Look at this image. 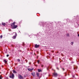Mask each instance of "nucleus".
Segmentation results:
<instances>
[{
	"label": "nucleus",
	"instance_id": "obj_26",
	"mask_svg": "<svg viewBox=\"0 0 79 79\" xmlns=\"http://www.w3.org/2000/svg\"><path fill=\"white\" fill-rule=\"evenodd\" d=\"M1 24H0V25H1Z\"/></svg>",
	"mask_w": 79,
	"mask_h": 79
},
{
	"label": "nucleus",
	"instance_id": "obj_25",
	"mask_svg": "<svg viewBox=\"0 0 79 79\" xmlns=\"http://www.w3.org/2000/svg\"><path fill=\"white\" fill-rule=\"evenodd\" d=\"M78 36L79 37V34L78 35Z\"/></svg>",
	"mask_w": 79,
	"mask_h": 79
},
{
	"label": "nucleus",
	"instance_id": "obj_15",
	"mask_svg": "<svg viewBox=\"0 0 79 79\" xmlns=\"http://www.w3.org/2000/svg\"><path fill=\"white\" fill-rule=\"evenodd\" d=\"M4 63H7V61H6V60H4Z\"/></svg>",
	"mask_w": 79,
	"mask_h": 79
},
{
	"label": "nucleus",
	"instance_id": "obj_24",
	"mask_svg": "<svg viewBox=\"0 0 79 79\" xmlns=\"http://www.w3.org/2000/svg\"><path fill=\"white\" fill-rule=\"evenodd\" d=\"M62 69H63V71H64V69L62 68Z\"/></svg>",
	"mask_w": 79,
	"mask_h": 79
},
{
	"label": "nucleus",
	"instance_id": "obj_8",
	"mask_svg": "<svg viewBox=\"0 0 79 79\" xmlns=\"http://www.w3.org/2000/svg\"><path fill=\"white\" fill-rule=\"evenodd\" d=\"M39 47V45H37V44L35 45V48H38Z\"/></svg>",
	"mask_w": 79,
	"mask_h": 79
},
{
	"label": "nucleus",
	"instance_id": "obj_23",
	"mask_svg": "<svg viewBox=\"0 0 79 79\" xmlns=\"http://www.w3.org/2000/svg\"><path fill=\"white\" fill-rule=\"evenodd\" d=\"M56 69H57L58 70H59V68H58V67H57Z\"/></svg>",
	"mask_w": 79,
	"mask_h": 79
},
{
	"label": "nucleus",
	"instance_id": "obj_9",
	"mask_svg": "<svg viewBox=\"0 0 79 79\" xmlns=\"http://www.w3.org/2000/svg\"><path fill=\"white\" fill-rule=\"evenodd\" d=\"M42 71L41 69H38V72H39V73L40 72H42Z\"/></svg>",
	"mask_w": 79,
	"mask_h": 79
},
{
	"label": "nucleus",
	"instance_id": "obj_13",
	"mask_svg": "<svg viewBox=\"0 0 79 79\" xmlns=\"http://www.w3.org/2000/svg\"><path fill=\"white\" fill-rule=\"evenodd\" d=\"M13 73H15V74L16 73V71H15V70H13Z\"/></svg>",
	"mask_w": 79,
	"mask_h": 79
},
{
	"label": "nucleus",
	"instance_id": "obj_18",
	"mask_svg": "<svg viewBox=\"0 0 79 79\" xmlns=\"http://www.w3.org/2000/svg\"><path fill=\"white\" fill-rule=\"evenodd\" d=\"M17 61H18V62H19V61H20V60L19 59H18Z\"/></svg>",
	"mask_w": 79,
	"mask_h": 79
},
{
	"label": "nucleus",
	"instance_id": "obj_5",
	"mask_svg": "<svg viewBox=\"0 0 79 79\" xmlns=\"http://www.w3.org/2000/svg\"><path fill=\"white\" fill-rule=\"evenodd\" d=\"M16 36H17V34H16V33H15V35L13 37V39H15L16 37Z\"/></svg>",
	"mask_w": 79,
	"mask_h": 79
},
{
	"label": "nucleus",
	"instance_id": "obj_10",
	"mask_svg": "<svg viewBox=\"0 0 79 79\" xmlns=\"http://www.w3.org/2000/svg\"><path fill=\"white\" fill-rule=\"evenodd\" d=\"M39 73H36V75L37 76H38V77H39Z\"/></svg>",
	"mask_w": 79,
	"mask_h": 79
},
{
	"label": "nucleus",
	"instance_id": "obj_1",
	"mask_svg": "<svg viewBox=\"0 0 79 79\" xmlns=\"http://www.w3.org/2000/svg\"><path fill=\"white\" fill-rule=\"evenodd\" d=\"M9 77L10 78H11L12 79H13V78H14V77H15L14 74L13 73H10V76Z\"/></svg>",
	"mask_w": 79,
	"mask_h": 79
},
{
	"label": "nucleus",
	"instance_id": "obj_11",
	"mask_svg": "<svg viewBox=\"0 0 79 79\" xmlns=\"http://www.w3.org/2000/svg\"><path fill=\"white\" fill-rule=\"evenodd\" d=\"M70 44H71V45H73V44H74V42H71Z\"/></svg>",
	"mask_w": 79,
	"mask_h": 79
},
{
	"label": "nucleus",
	"instance_id": "obj_4",
	"mask_svg": "<svg viewBox=\"0 0 79 79\" xmlns=\"http://www.w3.org/2000/svg\"><path fill=\"white\" fill-rule=\"evenodd\" d=\"M18 77L20 79H23V77H22L21 75H18Z\"/></svg>",
	"mask_w": 79,
	"mask_h": 79
},
{
	"label": "nucleus",
	"instance_id": "obj_17",
	"mask_svg": "<svg viewBox=\"0 0 79 79\" xmlns=\"http://www.w3.org/2000/svg\"><path fill=\"white\" fill-rule=\"evenodd\" d=\"M2 24L3 25V26H5V23H2Z\"/></svg>",
	"mask_w": 79,
	"mask_h": 79
},
{
	"label": "nucleus",
	"instance_id": "obj_7",
	"mask_svg": "<svg viewBox=\"0 0 79 79\" xmlns=\"http://www.w3.org/2000/svg\"><path fill=\"white\" fill-rule=\"evenodd\" d=\"M31 74L33 76H35V72H32Z\"/></svg>",
	"mask_w": 79,
	"mask_h": 79
},
{
	"label": "nucleus",
	"instance_id": "obj_16",
	"mask_svg": "<svg viewBox=\"0 0 79 79\" xmlns=\"http://www.w3.org/2000/svg\"><path fill=\"white\" fill-rule=\"evenodd\" d=\"M41 67L42 68H43L44 67V65L41 64Z\"/></svg>",
	"mask_w": 79,
	"mask_h": 79
},
{
	"label": "nucleus",
	"instance_id": "obj_20",
	"mask_svg": "<svg viewBox=\"0 0 79 79\" xmlns=\"http://www.w3.org/2000/svg\"><path fill=\"white\" fill-rule=\"evenodd\" d=\"M2 37H3V36H2V35H1L0 36V38H2Z\"/></svg>",
	"mask_w": 79,
	"mask_h": 79
},
{
	"label": "nucleus",
	"instance_id": "obj_3",
	"mask_svg": "<svg viewBox=\"0 0 79 79\" xmlns=\"http://www.w3.org/2000/svg\"><path fill=\"white\" fill-rule=\"evenodd\" d=\"M53 74L54 77H57L58 76V74L56 72H54V73H53Z\"/></svg>",
	"mask_w": 79,
	"mask_h": 79
},
{
	"label": "nucleus",
	"instance_id": "obj_21",
	"mask_svg": "<svg viewBox=\"0 0 79 79\" xmlns=\"http://www.w3.org/2000/svg\"><path fill=\"white\" fill-rule=\"evenodd\" d=\"M2 79V76H0V79Z\"/></svg>",
	"mask_w": 79,
	"mask_h": 79
},
{
	"label": "nucleus",
	"instance_id": "obj_22",
	"mask_svg": "<svg viewBox=\"0 0 79 79\" xmlns=\"http://www.w3.org/2000/svg\"><path fill=\"white\" fill-rule=\"evenodd\" d=\"M6 56H7V57H8V56H9V55H8V54L7 55H6Z\"/></svg>",
	"mask_w": 79,
	"mask_h": 79
},
{
	"label": "nucleus",
	"instance_id": "obj_19",
	"mask_svg": "<svg viewBox=\"0 0 79 79\" xmlns=\"http://www.w3.org/2000/svg\"><path fill=\"white\" fill-rule=\"evenodd\" d=\"M67 37H69V34H68V33L67 34Z\"/></svg>",
	"mask_w": 79,
	"mask_h": 79
},
{
	"label": "nucleus",
	"instance_id": "obj_2",
	"mask_svg": "<svg viewBox=\"0 0 79 79\" xmlns=\"http://www.w3.org/2000/svg\"><path fill=\"white\" fill-rule=\"evenodd\" d=\"M17 27L18 26L17 25H11V27L12 29H16Z\"/></svg>",
	"mask_w": 79,
	"mask_h": 79
},
{
	"label": "nucleus",
	"instance_id": "obj_14",
	"mask_svg": "<svg viewBox=\"0 0 79 79\" xmlns=\"http://www.w3.org/2000/svg\"><path fill=\"white\" fill-rule=\"evenodd\" d=\"M37 63H38V64H39V63H39V62H40V60H38L37 61Z\"/></svg>",
	"mask_w": 79,
	"mask_h": 79
},
{
	"label": "nucleus",
	"instance_id": "obj_6",
	"mask_svg": "<svg viewBox=\"0 0 79 79\" xmlns=\"http://www.w3.org/2000/svg\"><path fill=\"white\" fill-rule=\"evenodd\" d=\"M33 69H34V68L31 69H29V68L28 69V70L29 71H32Z\"/></svg>",
	"mask_w": 79,
	"mask_h": 79
},
{
	"label": "nucleus",
	"instance_id": "obj_12",
	"mask_svg": "<svg viewBox=\"0 0 79 79\" xmlns=\"http://www.w3.org/2000/svg\"><path fill=\"white\" fill-rule=\"evenodd\" d=\"M16 23L15 22H14L13 23H12V25H15V24Z\"/></svg>",
	"mask_w": 79,
	"mask_h": 79
}]
</instances>
